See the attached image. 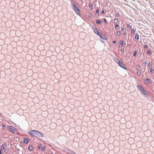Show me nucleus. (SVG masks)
<instances>
[{
  "instance_id": "obj_30",
  "label": "nucleus",
  "mask_w": 154,
  "mask_h": 154,
  "mask_svg": "<svg viewBox=\"0 0 154 154\" xmlns=\"http://www.w3.org/2000/svg\"><path fill=\"white\" fill-rule=\"evenodd\" d=\"M42 151H43L45 149V147H43L42 148Z\"/></svg>"
},
{
  "instance_id": "obj_38",
  "label": "nucleus",
  "mask_w": 154,
  "mask_h": 154,
  "mask_svg": "<svg viewBox=\"0 0 154 154\" xmlns=\"http://www.w3.org/2000/svg\"><path fill=\"white\" fill-rule=\"evenodd\" d=\"M144 63L145 65H146V64H147V62H146V61L145 62H144Z\"/></svg>"
},
{
  "instance_id": "obj_2",
  "label": "nucleus",
  "mask_w": 154,
  "mask_h": 154,
  "mask_svg": "<svg viewBox=\"0 0 154 154\" xmlns=\"http://www.w3.org/2000/svg\"><path fill=\"white\" fill-rule=\"evenodd\" d=\"M9 128V130L10 132L12 133L15 134V132H17L16 129L14 127L12 126H8Z\"/></svg>"
},
{
  "instance_id": "obj_6",
  "label": "nucleus",
  "mask_w": 154,
  "mask_h": 154,
  "mask_svg": "<svg viewBox=\"0 0 154 154\" xmlns=\"http://www.w3.org/2000/svg\"><path fill=\"white\" fill-rule=\"evenodd\" d=\"M36 131H35V130L32 131L30 132H29L30 134L32 136H35L36 135L35 133H36Z\"/></svg>"
},
{
  "instance_id": "obj_36",
  "label": "nucleus",
  "mask_w": 154,
  "mask_h": 154,
  "mask_svg": "<svg viewBox=\"0 0 154 154\" xmlns=\"http://www.w3.org/2000/svg\"><path fill=\"white\" fill-rule=\"evenodd\" d=\"M2 127H3V128H5V125H2Z\"/></svg>"
},
{
  "instance_id": "obj_29",
  "label": "nucleus",
  "mask_w": 154,
  "mask_h": 154,
  "mask_svg": "<svg viewBox=\"0 0 154 154\" xmlns=\"http://www.w3.org/2000/svg\"><path fill=\"white\" fill-rule=\"evenodd\" d=\"M33 149V147L32 146H29V150H32Z\"/></svg>"
},
{
  "instance_id": "obj_14",
  "label": "nucleus",
  "mask_w": 154,
  "mask_h": 154,
  "mask_svg": "<svg viewBox=\"0 0 154 154\" xmlns=\"http://www.w3.org/2000/svg\"><path fill=\"white\" fill-rule=\"evenodd\" d=\"M96 23L97 24H100L101 23L100 20L99 19H97V20H96Z\"/></svg>"
},
{
  "instance_id": "obj_13",
  "label": "nucleus",
  "mask_w": 154,
  "mask_h": 154,
  "mask_svg": "<svg viewBox=\"0 0 154 154\" xmlns=\"http://www.w3.org/2000/svg\"><path fill=\"white\" fill-rule=\"evenodd\" d=\"M135 38L136 39L138 40L139 39V36L138 34H136Z\"/></svg>"
},
{
  "instance_id": "obj_26",
  "label": "nucleus",
  "mask_w": 154,
  "mask_h": 154,
  "mask_svg": "<svg viewBox=\"0 0 154 154\" xmlns=\"http://www.w3.org/2000/svg\"><path fill=\"white\" fill-rule=\"evenodd\" d=\"M151 53V51L150 50H148L147 51V54H150Z\"/></svg>"
},
{
  "instance_id": "obj_27",
  "label": "nucleus",
  "mask_w": 154,
  "mask_h": 154,
  "mask_svg": "<svg viewBox=\"0 0 154 154\" xmlns=\"http://www.w3.org/2000/svg\"><path fill=\"white\" fill-rule=\"evenodd\" d=\"M99 10L98 8H97V10H96V13H97L98 14H99Z\"/></svg>"
},
{
  "instance_id": "obj_43",
  "label": "nucleus",
  "mask_w": 154,
  "mask_h": 154,
  "mask_svg": "<svg viewBox=\"0 0 154 154\" xmlns=\"http://www.w3.org/2000/svg\"><path fill=\"white\" fill-rule=\"evenodd\" d=\"M121 51H122V50H121Z\"/></svg>"
},
{
  "instance_id": "obj_37",
  "label": "nucleus",
  "mask_w": 154,
  "mask_h": 154,
  "mask_svg": "<svg viewBox=\"0 0 154 154\" xmlns=\"http://www.w3.org/2000/svg\"><path fill=\"white\" fill-rule=\"evenodd\" d=\"M71 152H72V154H76L75 152L73 151H71Z\"/></svg>"
},
{
  "instance_id": "obj_4",
  "label": "nucleus",
  "mask_w": 154,
  "mask_h": 154,
  "mask_svg": "<svg viewBox=\"0 0 154 154\" xmlns=\"http://www.w3.org/2000/svg\"><path fill=\"white\" fill-rule=\"evenodd\" d=\"M35 136H38L40 137H44V135L43 134H42L41 132L38 131H37L36 133H35Z\"/></svg>"
},
{
  "instance_id": "obj_41",
  "label": "nucleus",
  "mask_w": 154,
  "mask_h": 154,
  "mask_svg": "<svg viewBox=\"0 0 154 154\" xmlns=\"http://www.w3.org/2000/svg\"><path fill=\"white\" fill-rule=\"evenodd\" d=\"M71 151H70V153L72 154V152H71Z\"/></svg>"
},
{
  "instance_id": "obj_42",
  "label": "nucleus",
  "mask_w": 154,
  "mask_h": 154,
  "mask_svg": "<svg viewBox=\"0 0 154 154\" xmlns=\"http://www.w3.org/2000/svg\"><path fill=\"white\" fill-rule=\"evenodd\" d=\"M121 51H122V50H121Z\"/></svg>"
},
{
  "instance_id": "obj_10",
  "label": "nucleus",
  "mask_w": 154,
  "mask_h": 154,
  "mask_svg": "<svg viewBox=\"0 0 154 154\" xmlns=\"http://www.w3.org/2000/svg\"><path fill=\"white\" fill-rule=\"evenodd\" d=\"M89 7L91 9H92L93 8V5L92 3H90L89 5Z\"/></svg>"
},
{
  "instance_id": "obj_20",
  "label": "nucleus",
  "mask_w": 154,
  "mask_h": 154,
  "mask_svg": "<svg viewBox=\"0 0 154 154\" xmlns=\"http://www.w3.org/2000/svg\"><path fill=\"white\" fill-rule=\"evenodd\" d=\"M127 27L129 29H131V28H132V27L129 24H127Z\"/></svg>"
},
{
  "instance_id": "obj_15",
  "label": "nucleus",
  "mask_w": 154,
  "mask_h": 154,
  "mask_svg": "<svg viewBox=\"0 0 154 154\" xmlns=\"http://www.w3.org/2000/svg\"><path fill=\"white\" fill-rule=\"evenodd\" d=\"M124 44V42L122 40L120 41V44H121L122 45H122H123Z\"/></svg>"
},
{
  "instance_id": "obj_34",
  "label": "nucleus",
  "mask_w": 154,
  "mask_h": 154,
  "mask_svg": "<svg viewBox=\"0 0 154 154\" xmlns=\"http://www.w3.org/2000/svg\"><path fill=\"white\" fill-rule=\"evenodd\" d=\"M116 42V41H113L112 42L113 43L115 44Z\"/></svg>"
},
{
  "instance_id": "obj_5",
  "label": "nucleus",
  "mask_w": 154,
  "mask_h": 154,
  "mask_svg": "<svg viewBox=\"0 0 154 154\" xmlns=\"http://www.w3.org/2000/svg\"><path fill=\"white\" fill-rule=\"evenodd\" d=\"M93 30L94 32L97 34V35H98L100 33L98 32V29L96 28L95 26H94L93 27Z\"/></svg>"
},
{
  "instance_id": "obj_35",
  "label": "nucleus",
  "mask_w": 154,
  "mask_h": 154,
  "mask_svg": "<svg viewBox=\"0 0 154 154\" xmlns=\"http://www.w3.org/2000/svg\"><path fill=\"white\" fill-rule=\"evenodd\" d=\"M104 10H102V14H104Z\"/></svg>"
},
{
  "instance_id": "obj_1",
  "label": "nucleus",
  "mask_w": 154,
  "mask_h": 154,
  "mask_svg": "<svg viewBox=\"0 0 154 154\" xmlns=\"http://www.w3.org/2000/svg\"><path fill=\"white\" fill-rule=\"evenodd\" d=\"M73 9L75 13L79 16L81 15L80 10L79 8L75 5H73Z\"/></svg>"
},
{
  "instance_id": "obj_16",
  "label": "nucleus",
  "mask_w": 154,
  "mask_h": 154,
  "mask_svg": "<svg viewBox=\"0 0 154 154\" xmlns=\"http://www.w3.org/2000/svg\"><path fill=\"white\" fill-rule=\"evenodd\" d=\"M145 80L148 82L149 83H150L151 82L150 79H145Z\"/></svg>"
},
{
  "instance_id": "obj_8",
  "label": "nucleus",
  "mask_w": 154,
  "mask_h": 154,
  "mask_svg": "<svg viewBox=\"0 0 154 154\" xmlns=\"http://www.w3.org/2000/svg\"><path fill=\"white\" fill-rule=\"evenodd\" d=\"M118 64L119 66H120L121 67L125 69L124 65L120 61L119 62V63Z\"/></svg>"
},
{
  "instance_id": "obj_3",
  "label": "nucleus",
  "mask_w": 154,
  "mask_h": 154,
  "mask_svg": "<svg viewBox=\"0 0 154 154\" xmlns=\"http://www.w3.org/2000/svg\"><path fill=\"white\" fill-rule=\"evenodd\" d=\"M137 88H139L140 91L144 95L146 94V92L142 86L138 85L137 86Z\"/></svg>"
},
{
  "instance_id": "obj_24",
  "label": "nucleus",
  "mask_w": 154,
  "mask_h": 154,
  "mask_svg": "<svg viewBox=\"0 0 154 154\" xmlns=\"http://www.w3.org/2000/svg\"><path fill=\"white\" fill-rule=\"evenodd\" d=\"M137 52L136 51H135L134 52V54H133V56H136V54L137 53Z\"/></svg>"
},
{
  "instance_id": "obj_21",
  "label": "nucleus",
  "mask_w": 154,
  "mask_h": 154,
  "mask_svg": "<svg viewBox=\"0 0 154 154\" xmlns=\"http://www.w3.org/2000/svg\"><path fill=\"white\" fill-rule=\"evenodd\" d=\"M115 61L116 63H119V62H120V61H119V60L117 58L116 59Z\"/></svg>"
},
{
  "instance_id": "obj_39",
  "label": "nucleus",
  "mask_w": 154,
  "mask_h": 154,
  "mask_svg": "<svg viewBox=\"0 0 154 154\" xmlns=\"http://www.w3.org/2000/svg\"><path fill=\"white\" fill-rule=\"evenodd\" d=\"M0 154H2V151L1 150H0Z\"/></svg>"
},
{
  "instance_id": "obj_17",
  "label": "nucleus",
  "mask_w": 154,
  "mask_h": 154,
  "mask_svg": "<svg viewBox=\"0 0 154 154\" xmlns=\"http://www.w3.org/2000/svg\"><path fill=\"white\" fill-rule=\"evenodd\" d=\"M120 31H117L116 33V35H118V36H119L120 35Z\"/></svg>"
},
{
  "instance_id": "obj_31",
  "label": "nucleus",
  "mask_w": 154,
  "mask_h": 154,
  "mask_svg": "<svg viewBox=\"0 0 154 154\" xmlns=\"http://www.w3.org/2000/svg\"><path fill=\"white\" fill-rule=\"evenodd\" d=\"M92 17V15L91 14H90L89 15V17Z\"/></svg>"
},
{
  "instance_id": "obj_11",
  "label": "nucleus",
  "mask_w": 154,
  "mask_h": 154,
  "mask_svg": "<svg viewBox=\"0 0 154 154\" xmlns=\"http://www.w3.org/2000/svg\"><path fill=\"white\" fill-rule=\"evenodd\" d=\"M137 75L138 76H140V75L141 72H140V70H139V69L137 71Z\"/></svg>"
},
{
  "instance_id": "obj_7",
  "label": "nucleus",
  "mask_w": 154,
  "mask_h": 154,
  "mask_svg": "<svg viewBox=\"0 0 154 154\" xmlns=\"http://www.w3.org/2000/svg\"><path fill=\"white\" fill-rule=\"evenodd\" d=\"M98 35L100 38L103 39H104L105 40H106L107 39V38L105 35L102 34L101 33H100Z\"/></svg>"
},
{
  "instance_id": "obj_23",
  "label": "nucleus",
  "mask_w": 154,
  "mask_h": 154,
  "mask_svg": "<svg viewBox=\"0 0 154 154\" xmlns=\"http://www.w3.org/2000/svg\"><path fill=\"white\" fill-rule=\"evenodd\" d=\"M131 33H133L134 34V32H135V30H134V29H133L132 30H131Z\"/></svg>"
},
{
  "instance_id": "obj_18",
  "label": "nucleus",
  "mask_w": 154,
  "mask_h": 154,
  "mask_svg": "<svg viewBox=\"0 0 154 154\" xmlns=\"http://www.w3.org/2000/svg\"><path fill=\"white\" fill-rule=\"evenodd\" d=\"M103 22L107 24L108 23V22L106 19L103 20Z\"/></svg>"
},
{
  "instance_id": "obj_32",
  "label": "nucleus",
  "mask_w": 154,
  "mask_h": 154,
  "mask_svg": "<svg viewBox=\"0 0 154 154\" xmlns=\"http://www.w3.org/2000/svg\"><path fill=\"white\" fill-rule=\"evenodd\" d=\"M152 66V63H149L148 64V66Z\"/></svg>"
},
{
  "instance_id": "obj_40",
  "label": "nucleus",
  "mask_w": 154,
  "mask_h": 154,
  "mask_svg": "<svg viewBox=\"0 0 154 154\" xmlns=\"http://www.w3.org/2000/svg\"><path fill=\"white\" fill-rule=\"evenodd\" d=\"M123 35H125V32H124V33H123Z\"/></svg>"
},
{
  "instance_id": "obj_28",
  "label": "nucleus",
  "mask_w": 154,
  "mask_h": 154,
  "mask_svg": "<svg viewBox=\"0 0 154 154\" xmlns=\"http://www.w3.org/2000/svg\"><path fill=\"white\" fill-rule=\"evenodd\" d=\"M148 47V46L147 45H145L144 46V48L145 49H146Z\"/></svg>"
},
{
  "instance_id": "obj_22",
  "label": "nucleus",
  "mask_w": 154,
  "mask_h": 154,
  "mask_svg": "<svg viewBox=\"0 0 154 154\" xmlns=\"http://www.w3.org/2000/svg\"><path fill=\"white\" fill-rule=\"evenodd\" d=\"M118 20L116 19H115L114 20V22L115 23H117L118 22Z\"/></svg>"
},
{
  "instance_id": "obj_33",
  "label": "nucleus",
  "mask_w": 154,
  "mask_h": 154,
  "mask_svg": "<svg viewBox=\"0 0 154 154\" xmlns=\"http://www.w3.org/2000/svg\"><path fill=\"white\" fill-rule=\"evenodd\" d=\"M121 30L122 31H124L125 30L124 28L123 27H122L121 28Z\"/></svg>"
},
{
  "instance_id": "obj_9",
  "label": "nucleus",
  "mask_w": 154,
  "mask_h": 154,
  "mask_svg": "<svg viewBox=\"0 0 154 154\" xmlns=\"http://www.w3.org/2000/svg\"><path fill=\"white\" fill-rule=\"evenodd\" d=\"M7 144L6 143H4L3 144L2 146H1V150L4 149L5 148Z\"/></svg>"
},
{
  "instance_id": "obj_12",
  "label": "nucleus",
  "mask_w": 154,
  "mask_h": 154,
  "mask_svg": "<svg viewBox=\"0 0 154 154\" xmlns=\"http://www.w3.org/2000/svg\"><path fill=\"white\" fill-rule=\"evenodd\" d=\"M24 142L25 143L27 144L28 142V141L27 139L25 138L24 139Z\"/></svg>"
},
{
  "instance_id": "obj_19",
  "label": "nucleus",
  "mask_w": 154,
  "mask_h": 154,
  "mask_svg": "<svg viewBox=\"0 0 154 154\" xmlns=\"http://www.w3.org/2000/svg\"><path fill=\"white\" fill-rule=\"evenodd\" d=\"M119 26L118 25V24H116L115 25V29H116V30H117L118 29L117 28L118 27H119Z\"/></svg>"
},
{
  "instance_id": "obj_25",
  "label": "nucleus",
  "mask_w": 154,
  "mask_h": 154,
  "mask_svg": "<svg viewBox=\"0 0 154 154\" xmlns=\"http://www.w3.org/2000/svg\"><path fill=\"white\" fill-rule=\"evenodd\" d=\"M153 70H154L153 69H152V68H150V70L149 71L150 73L151 74L152 71H153Z\"/></svg>"
}]
</instances>
